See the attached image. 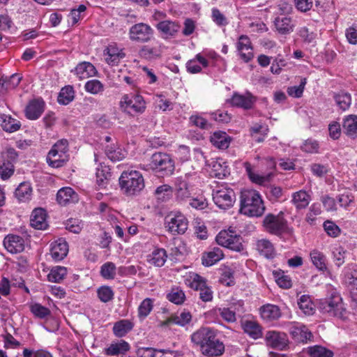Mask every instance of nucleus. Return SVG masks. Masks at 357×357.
I'll use <instances>...</instances> for the list:
<instances>
[{"label": "nucleus", "instance_id": "f257e3e1", "mask_svg": "<svg viewBox=\"0 0 357 357\" xmlns=\"http://www.w3.org/2000/svg\"><path fill=\"white\" fill-rule=\"evenodd\" d=\"M265 211V206L259 193L252 189H245L240 196L241 213L250 217L261 216Z\"/></svg>", "mask_w": 357, "mask_h": 357}, {"label": "nucleus", "instance_id": "f03ea898", "mask_svg": "<svg viewBox=\"0 0 357 357\" xmlns=\"http://www.w3.org/2000/svg\"><path fill=\"white\" fill-rule=\"evenodd\" d=\"M119 181L121 190L126 196L138 195L145 186L142 174L136 170L123 172Z\"/></svg>", "mask_w": 357, "mask_h": 357}, {"label": "nucleus", "instance_id": "7ed1b4c3", "mask_svg": "<svg viewBox=\"0 0 357 357\" xmlns=\"http://www.w3.org/2000/svg\"><path fill=\"white\" fill-rule=\"evenodd\" d=\"M121 110L129 115L135 116L144 112L146 102L139 93L124 94L119 102Z\"/></svg>", "mask_w": 357, "mask_h": 357}, {"label": "nucleus", "instance_id": "20e7f679", "mask_svg": "<svg viewBox=\"0 0 357 357\" xmlns=\"http://www.w3.org/2000/svg\"><path fill=\"white\" fill-rule=\"evenodd\" d=\"M68 142L66 139L57 141L47 156V162L54 168L61 167L68 160Z\"/></svg>", "mask_w": 357, "mask_h": 357}, {"label": "nucleus", "instance_id": "39448f33", "mask_svg": "<svg viewBox=\"0 0 357 357\" xmlns=\"http://www.w3.org/2000/svg\"><path fill=\"white\" fill-rule=\"evenodd\" d=\"M150 169L162 176L172 175L174 171V162L171 156L163 152L153 153L149 164Z\"/></svg>", "mask_w": 357, "mask_h": 357}, {"label": "nucleus", "instance_id": "423d86ee", "mask_svg": "<svg viewBox=\"0 0 357 357\" xmlns=\"http://www.w3.org/2000/svg\"><path fill=\"white\" fill-rule=\"evenodd\" d=\"M199 181L195 173L186 174L184 177H178L175 181V195L178 200L183 201L191 196L192 185Z\"/></svg>", "mask_w": 357, "mask_h": 357}, {"label": "nucleus", "instance_id": "0eeeda50", "mask_svg": "<svg viewBox=\"0 0 357 357\" xmlns=\"http://www.w3.org/2000/svg\"><path fill=\"white\" fill-rule=\"evenodd\" d=\"M263 226L267 232L278 236H280L288 230L287 221L284 218L282 212L277 215L267 214L263 220Z\"/></svg>", "mask_w": 357, "mask_h": 357}, {"label": "nucleus", "instance_id": "6e6552de", "mask_svg": "<svg viewBox=\"0 0 357 357\" xmlns=\"http://www.w3.org/2000/svg\"><path fill=\"white\" fill-rule=\"evenodd\" d=\"M320 310L328 313L331 316L342 318L344 316L345 309L343 306L342 299L337 292H333L328 297L319 303Z\"/></svg>", "mask_w": 357, "mask_h": 357}, {"label": "nucleus", "instance_id": "1a4fd4ad", "mask_svg": "<svg viewBox=\"0 0 357 357\" xmlns=\"http://www.w3.org/2000/svg\"><path fill=\"white\" fill-rule=\"evenodd\" d=\"M186 283L191 289L199 291V298L202 301L209 302L213 300V292L203 277L195 273H190L186 279Z\"/></svg>", "mask_w": 357, "mask_h": 357}, {"label": "nucleus", "instance_id": "9d476101", "mask_svg": "<svg viewBox=\"0 0 357 357\" xmlns=\"http://www.w3.org/2000/svg\"><path fill=\"white\" fill-rule=\"evenodd\" d=\"M213 199L220 208L226 210L233 206L236 195L233 189L227 185H220L213 190Z\"/></svg>", "mask_w": 357, "mask_h": 357}, {"label": "nucleus", "instance_id": "9b49d317", "mask_svg": "<svg viewBox=\"0 0 357 357\" xmlns=\"http://www.w3.org/2000/svg\"><path fill=\"white\" fill-rule=\"evenodd\" d=\"M215 241L218 245L236 252H241L243 250L242 238L231 230L220 231Z\"/></svg>", "mask_w": 357, "mask_h": 357}, {"label": "nucleus", "instance_id": "f8f14e48", "mask_svg": "<svg viewBox=\"0 0 357 357\" xmlns=\"http://www.w3.org/2000/svg\"><path fill=\"white\" fill-rule=\"evenodd\" d=\"M153 29L146 23H137L130 27L129 39L135 43H146L149 42L153 36Z\"/></svg>", "mask_w": 357, "mask_h": 357}, {"label": "nucleus", "instance_id": "ddd939ff", "mask_svg": "<svg viewBox=\"0 0 357 357\" xmlns=\"http://www.w3.org/2000/svg\"><path fill=\"white\" fill-rule=\"evenodd\" d=\"M166 227L172 234H183L188 229V221L180 212H172L165 218Z\"/></svg>", "mask_w": 357, "mask_h": 357}, {"label": "nucleus", "instance_id": "4468645a", "mask_svg": "<svg viewBox=\"0 0 357 357\" xmlns=\"http://www.w3.org/2000/svg\"><path fill=\"white\" fill-rule=\"evenodd\" d=\"M236 47L238 55L245 63H248L253 59V47L248 36H240L236 43Z\"/></svg>", "mask_w": 357, "mask_h": 357}, {"label": "nucleus", "instance_id": "2eb2a0df", "mask_svg": "<svg viewBox=\"0 0 357 357\" xmlns=\"http://www.w3.org/2000/svg\"><path fill=\"white\" fill-rule=\"evenodd\" d=\"M273 25L275 31L280 35H289L296 27V22L290 16L280 15L275 17Z\"/></svg>", "mask_w": 357, "mask_h": 357}, {"label": "nucleus", "instance_id": "dca6fc26", "mask_svg": "<svg viewBox=\"0 0 357 357\" xmlns=\"http://www.w3.org/2000/svg\"><path fill=\"white\" fill-rule=\"evenodd\" d=\"M287 327L289 333L296 342H305L312 337L311 332L303 324L291 322Z\"/></svg>", "mask_w": 357, "mask_h": 357}, {"label": "nucleus", "instance_id": "f3484780", "mask_svg": "<svg viewBox=\"0 0 357 357\" xmlns=\"http://www.w3.org/2000/svg\"><path fill=\"white\" fill-rule=\"evenodd\" d=\"M266 341L268 346L283 350L288 344V338L284 333L271 331H268L266 334Z\"/></svg>", "mask_w": 357, "mask_h": 357}, {"label": "nucleus", "instance_id": "a211bd4d", "mask_svg": "<svg viewBox=\"0 0 357 357\" xmlns=\"http://www.w3.org/2000/svg\"><path fill=\"white\" fill-rule=\"evenodd\" d=\"M3 243L6 250L11 254L20 253L25 248L24 238L16 234H8Z\"/></svg>", "mask_w": 357, "mask_h": 357}, {"label": "nucleus", "instance_id": "6ab92c4d", "mask_svg": "<svg viewBox=\"0 0 357 357\" xmlns=\"http://www.w3.org/2000/svg\"><path fill=\"white\" fill-rule=\"evenodd\" d=\"M163 47L164 45L160 42H156L152 45H143L139 51V54L142 59L155 60L160 57Z\"/></svg>", "mask_w": 357, "mask_h": 357}, {"label": "nucleus", "instance_id": "aec40b11", "mask_svg": "<svg viewBox=\"0 0 357 357\" xmlns=\"http://www.w3.org/2000/svg\"><path fill=\"white\" fill-rule=\"evenodd\" d=\"M255 249L261 256L268 259H273L277 255L274 245L266 238L257 240Z\"/></svg>", "mask_w": 357, "mask_h": 357}, {"label": "nucleus", "instance_id": "412c9836", "mask_svg": "<svg viewBox=\"0 0 357 357\" xmlns=\"http://www.w3.org/2000/svg\"><path fill=\"white\" fill-rule=\"evenodd\" d=\"M255 100L256 98L248 92L243 95L234 93L229 102L232 106L249 109L252 107Z\"/></svg>", "mask_w": 357, "mask_h": 357}, {"label": "nucleus", "instance_id": "4be33fe9", "mask_svg": "<svg viewBox=\"0 0 357 357\" xmlns=\"http://www.w3.org/2000/svg\"><path fill=\"white\" fill-rule=\"evenodd\" d=\"M215 333L210 328L202 327L191 335V341L197 345L202 346L206 344L211 339H213Z\"/></svg>", "mask_w": 357, "mask_h": 357}, {"label": "nucleus", "instance_id": "5701e85b", "mask_svg": "<svg viewBox=\"0 0 357 357\" xmlns=\"http://www.w3.org/2000/svg\"><path fill=\"white\" fill-rule=\"evenodd\" d=\"M225 351L224 344L216 338V335L206 344L202 346V352L207 356H219Z\"/></svg>", "mask_w": 357, "mask_h": 357}, {"label": "nucleus", "instance_id": "b1692460", "mask_svg": "<svg viewBox=\"0 0 357 357\" xmlns=\"http://www.w3.org/2000/svg\"><path fill=\"white\" fill-rule=\"evenodd\" d=\"M155 26L165 38L174 36L179 31L181 27L178 22L171 20L161 21Z\"/></svg>", "mask_w": 357, "mask_h": 357}, {"label": "nucleus", "instance_id": "393cba45", "mask_svg": "<svg viewBox=\"0 0 357 357\" xmlns=\"http://www.w3.org/2000/svg\"><path fill=\"white\" fill-rule=\"evenodd\" d=\"M68 252L67 242L59 238L51 244L50 255L54 261H61L66 257Z\"/></svg>", "mask_w": 357, "mask_h": 357}, {"label": "nucleus", "instance_id": "a878e982", "mask_svg": "<svg viewBox=\"0 0 357 357\" xmlns=\"http://www.w3.org/2000/svg\"><path fill=\"white\" fill-rule=\"evenodd\" d=\"M78 195L73 188L65 187L60 189L56 194V200L60 205L66 206L78 202Z\"/></svg>", "mask_w": 357, "mask_h": 357}, {"label": "nucleus", "instance_id": "bb28decb", "mask_svg": "<svg viewBox=\"0 0 357 357\" xmlns=\"http://www.w3.org/2000/svg\"><path fill=\"white\" fill-rule=\"evenodd\" d=\"M44 101L40 99L31 101L25 109L26 116L31 120L38 119L44 111Z\"/></svg>", "mask_w": 357, "mask_h": 357}, {"label": "nucleus", "instance_id": "cd10ccee", "mask_svg": "<svg viewBox=\"0 0 357 357\" xmlns=\"http://www.w3.org/2000/svg\"><path fill=\"white\" fill-rule=\"evenodd\" d=\"M310 257L311 262L318 271L330 273L327 266V257L323 252L314 249L310 251Z\"/></svg>", "mask_w": 357, "mask_h": 357}, {"label": "nucleus", "instance_id": "c85d7f7f", "mask_svg": "<svg viewBox=\"0 0 357 357\" xmlns=\"http://www.w3.org/2000/svg\"><path fill=\"white\" fill-rule=\"evenodd\" d=\"M47 214L43 208H36L31 215V225L36 229H45L47 227Z\"/></svg>", "mask_w": 357, "mask_h": 357}, {"label": "nucleus", "instance_id": "c756f323", "mask_svg": "<svg viewBox=\"0 0 357 357\" xmlns=\"http://www.w3.org/2000/svg\"><path fill=\"white\" fill-rule=\"evenodd\" d=\"M231 140V137L223 131H215L210 137L211 144L219 149H227Z\"/></svg>", "mask_w": 357, "mask_h": 357}, {"label": "nucleus", "instance_id": "7c9ffc66", "mask_svg": "<svg viewBox=\"0 0 357 357\" xmlns=\"http://www.w3.org/2000/svg\"><path fill=\"white\" fill-rule=\"evenodd\" d=\"M311 201V196L305 190H298L291 195V203L297 210L305 208Z\"/></svg>", "mask_w": 357, "mask_h": 357}, {"label": "nucleus", "instance_id": "2f4dec72", "mask_svg": "<svg viewBox=\"0 0 357 357\" xmlns=\"http://www.w3.org/2000/svg\"><path fill=\"white\" fill-rule=\"evenodd\" d=\"M260 314L264 320L271 321L277 320L281 317V311L278 305L266 304L260 307Z\"/></svg>", "mask_w": 357, "mask_h": 357}, {"label": "nucleus", "instance_id": "473e14b6", "mask_svg": "<svg viewBox=\"0 0 357 357\" xmlns=\"http://www.w3.org/2000/svg\"><path fill=\"white\" fill-rule=\"evenodd\" d=\"M244 167L251 181L259 185L266 184L271 181L273 176L272 173L259 174L255 172L252 170L251 164L248 162L244 163Z\"/></svg>", "mask_w": 357, "mask_h": 357}, {"label": "nucleus", "instance_id": "72a5a7b5", "mask_svg": "<svg viewBox=\"0 0 357 357\" xmlns=\"http://www.w3.org/2000/svg\"><path fill=\"white\" fill-rule=\"evenodd\" d=\"M241 326L243 331L248 334L250 337L257 340L262 337V328L257 321L245 320L242 321Z\"/></svg>", "mask_w": 357, "mask_h": 357}, {"label": "nucleus", "instance_id": "f704fd0d", "mask_svg": "<svg viewBox=\"0 0 357 357\" xmlns=\"http://www.w3.org/2000/svg\"><path fill=\"white\" fill-rule=\"evenodd\" d=\"M243 302L239 301L229 307H220L218 309L220 316L227 322L234 323L236 321V313L243 308Z\"/></svg>", "mask_w": 357, "mask_h": 357}, {"label": "nucleus", "instance_id": "c9c22d12", "mask_svg": "<svg viewBox=\"0 0 357 357\" xmlns=\"http://www.w3.org/2000/svg\"><path fill=\"white\" fill-rule=\"evenodd\" d=\"M124 55L115 44L109 45L105 51V61L112 66L117 64Z\"/></svg>", "mask_w": 357, "mask_h": 357}, {"label": "nucleus", "instance_id": "e433bc0d", "mask_svg": "<svg viewBox=\"0 0 357 357\" xmlns=\"http://www.w3.org/2000/svg\"><path fill=\"white\" fill-rule=\"evenodd\" d=\"M75 72L79 79H85L90 77H93L97 73L94 66L92 63L86 61L79 63L76 66Z\"/></svg>", "mask_w": 357, "mask_h": 357}, {"label": "nucleus", "instance_id": "4c0bfd02", "mask_svg": "<svg viewBox=\"0 0 357 357\" xmlns=\"http://www.w3.org/2000/svg\"><path fill=\"white\" fill-rule=\"evenodd\" d=\"M199 63L203 67L206 68L208 66V61L201 54L195 55V58L189 60L186 63L187 71L192 74L199 73L202 71V67L197 63Z\"/></svg>", "mask_w": 357, "mask_h": 357}, {"label": "nucleus", "instance_id": "58836bf2", "mask_svg": "<svg viewBox=\"0 0 357 357\" xmlns=\"http://www.w3.org/2000/svg\"><path fill=\"white\" fill-rule=\"evenodd\" d=\"M167 258L166 250L163 248H156L147 256V261L149 264L157 266H162Z\"/></svg>", "mask_w": 357, "mask_h": 357}, {"label": "nucleus", "instance_id": "ea45409f", "mask_svg": "<svg viewBox=\"0 0 357 357\" xmlns=\"http://www.w3.org/2000/svg\"><path fill=\"white\" fill-rule=\"evenodd\" d=\"M224 257L222 250L219 248H213L212 250L206 252L202 257V264L206 266H211Z\"/></svg>", "mask_w": 357, "mask_h": 357}, {"label": "nucleus", "instance_id": "a19ab883", "mask_svg": "<svg viewBox=\"0 0 357 357\" xmlns=\"http://www.w3.org/2000/svg\"><path fill=\"white\" fill-rule=\"evenodd\" d=\"M22 80V77L18 74H13L9 77H2L0 79V92L5 93L8 90L16 88Z\"/></svg>", "mask_w": 357, "mask_h": 357}, {"label": "nucleus", "instance_id": "79ce46f5", "mask_svg": "<svg viewBox=\"0 0 357 357\" xmlns=\"http://www.w3.org/2000/svg\"><path fill=\"white\" fill-rule=\"evenodd\" d=\"M32 188L29 182H22L15 191V196L19 202H26L31 199Z\"/></svg>", "mask_w": 357, "mask_h": 357}, {"label": "nucleus", "instance_id": "37998d69", "mask_svg": "<svg viewBox=\"0 0 357 357\" xmlns=\"http://www.w3.org/2000/svg\"><path fill=\"white\" fill-rule=\"evenodd\" d=\"M130 349L129 344L125 340L112 343L107 348L105 349L104 353L107 356H117L123 354Z\"/></svg>", "mask_w": 357, "mask_h": 357}, {"label": "nucleus", "instance_id": "c03bdc74", "mask_svg": "<svg viewBox=\"0 0 357 357\" xmlns=\"http://www.w3.org/2000/svg\"><path fill=\"white\" fill-rule=\"evenodd\" d=\"M96 183L100 188H105L111 176L110 169L108 166L100 164L96 169Z\"/></svg>", "mask_w": 357, "mask_h": 357}, {"label": "nucleus", "instance_id": "a18cd8bd", "mask_svg": "<svg viewBox=\"0 0 357 357\" xmlns=\"http://www.w3.org/2000/svg\"><path fill=\"white\" fill-rule=\"evenodd\" d=\"M342 126L347 135L352 138L357 137V116L350 115L346 117Z\"/></svg>", "mask_w": 357, "mask_h": 357}, {"label": "nucleus", "instance_id": "49530a36", "mask_svg": "<svg viewBox=\"0 0 357 357\" xmlns=\"http://www.w3.org/2000/svg\"><path fill=\"white\" fill-rule=\"evenodd\" d=\"M1 126L3 130L8 132H13L20 128L21 124L19 121L12 118L10 115L1 114Z\"/></svg>", "mask_w": 357, "mask_h": 357}, {"label": "nucleus", "instance_id": "de8ad7c7", "mask_svg": "<svg viewBox=\"0 0 357 357\" xmlns=\"http://www.w3.org/2000/svg\"><path fill=\"white\" fill-rule=\"evenodd\" d=\"M133 324L128 319H122L116 322L113 326L114 334L119 337L125 336L132 329Z\"/></svg>", "mask_w": 357, "mask_h": 357}, {"label": "nucleus", "instance_id": "09e8293b", "mask_svg": "<svg viewBox=\"0 0 357 357\" xmlns=\"http://www.w3.org/2000/svg\"><path fill=\"white\" fill-rule=\"evenodd\" d=\"M67 275V268L64 266L53 267L47 275V280L51 282H61Z\"/></svg>", "mask_w": 357, "mask_h": 357}, {"label": "nucleus", "instance_id": "8fccbe9b", "mask_svg": "<svg viewBox=\"0 0 357 357\" xmlns=\"http://www.w3.org/2000/svg\"><path fill=\"white\" fill-rule=\"evenodd\" d=\"M167 298L174 304L181 305L185 301V295L183 291L179 287H174L172 288L167 294Z\"/></svg>", "mask_w": 357, "mask_h": 357}, {"label": "nucleus", "instance_id": "3c124183", "mask_svg": "<svg viewBox=\"0 0 357 357\" xmlns=\"http://www.w3.org/2000/svg\"><path fill=\"white\" fill-rule=\"evenodd\" d=\"M192 314L190 312L183 311L179 314L172 316L169 322L181 326H185L190 322Z\"/></svg>", "mask_w": 357, "mask_h": 357}, {"label": "nucleus", "instance_id": "603ef678", "mask_svg": "<svg viewBox=\"0 0 357 357\" xmlns=\"http://www.w3.org/2000/svg\"><path fill=\"white\" fill-rule=\"evenodd\" d=\"M307 353L311 357H333V352L320 345L310 347Z\"/></svg>", "mask_w": 357, "mask_h": 357}, {"label": "nucleus", "instance_id": "864d4df0", "mask_svg": "<svg viewBox=\"0 0 357 357\" xmlns=\"http://www.w3.org/2000/svg\"><path fill=\"white\" fill-rule=\"evenodd\" d=\"M74 98V90L71 86H66L61 89L59 96L58 102L61 105L69 104Z\"/></svg>", "mask_w": 357, "mask_h": 357}, {"label": "nucleus", "instance_id": "5fc2aeb1", "mask_svg": "<svg viewBox=\"0 0 357 357\" xmlns=\"http://www.w3.org/2000/svg\"><path fill=\"white\" fill-rule=\"evenodd\" d=\"M336 104L342 111H345L351 105V97L348 93L340 92L334 96Z\"/></svg>", "mask_w": 357, "mask_h": 357}, {"label": "nucleus", "instance_id": "6e6d98bb", "mask_svg": "<svg viewBox=\"0 0 357 357\" xmlns=\"http://www.w3.org/2000/svg\"><path fill=\"white\" fill-rule=\"evenodd\" d=\"M299 308L305 314H312L314 312V305L307 295H303L300 297L298 301Z\"/></svg>", "mask_w": 357, "mask_h": 357}, {"label": "nucleus", "instance_id": "4d7b16f0", "mask_svg": "<svg viewBox=\"0 0 357 357\" xmlns=\"http://www.w3.org/2000/svg\"><path fill=\"white\" fill-rule=\"evenodd\" d=\"M211 174L213 176L218 178H222L229 174L228 167L220 161H215L213 163Z\"/></svg>", "mask_w": 357, "mask_h": 357}, {"label": "nucleus", "instance_id": "13d9d810", "mask_svg": "<svg viewBox=\"0 0 357 357\" xmlns=\"http://www.w3.org/2000/svg\"><path fill=\"white\" fill-rule=\"evenodd\" d=\"M15 172L14 165L10 161L3 160L0 164V177L2 180H8L13 175Z\"/></svg>", "mask_w": 357, "mask_h": 357}, {"label": "nucleus", "instance_id": "bf43d9fd", "mask_svg": "<svg viewBox=\"0 0 357 357\" xmlns=\"http://www.w3.org/2000/svg\"><path fill=\"white\" fill-rule=\"evenodd\" d=\"M116 269V266L113 262H106L100 268V275L105 279L112 280L115 277Z\"/></svg>", "mask_w": 357, "mask_h": 357}, {"label": "nucleus", "instance_id": "052dcab7", "mask_svg": "<svg viewBox=\"0 0 357 357\" xmlns=\"http://www.w3.org/2000/svg\"><path fill=\"white\" fill-rule=\"evenodd\" d=\"M153 307V301L149 298H145L138 307V316L140 319H144L151 312Z\"/></svg>", "mask_w": 357, "mask_h": 357}, {"label": "nucleus", "instance_id": "680f3d73", "mask_svg": "<svg viewBox=\"0 0 357 357\" xmlns=\"http://www.w3.org/2000/svg\"><path fill=\"white\" fill-rule=\"evenodd\" d=\"M321 209L320 204L318 203L312 204L310 207L309 211L306 214L305 221L311 225H314L316 217L321 214Z\"/></svg>", "mask_w": 357, "mask_h": 357}, {"label": "nucleus", "instance_id": "e2e57ef3", "mask_svg": "<svg viewBox=\"0 0 357 357\" xmlns=\"http://www.w3.org/2000/svg\"><path fill=\"white\" fill-rule=\"evenodd\" d=\"M105 154L112 161H119L125 158V153L121 149L107 146L105 148Z\"/></svg>", "mask_w": 357, "mask_h": 357}, {"label": "nucleus", "instance_id": "0e129e2a", "mask_svg": "<svg viewBox=\"0 0 357 357\" xmlns=\"http://www.w3.org/2000/svg\"><path fill=\"white\" fill-rule=\"evenodd\" d=\"M85 90L92 94L99 93L104 90L103 84L98 79H91L85 84Z\"/></svg>", "mask_w": 357, "mask_h": 357}, {"label": "nucleus", "instance_id": "69168bd1", "mask_svg": "<svg viewBox=\"0 0 357 357\" xmlns=\"http://www.w3.org/2000/svg\"><path fill=\"white\" fill-rule=\"evenodd\" d=\"M30 310L34 316L40 319L45 318L51 313L50 310L47 307L39 303H34L31 305L30 306Z\"/></svg>", "mask_w": 357, "mask_h": 357}, {"label": "nucleus", "instance_id": "338daca9", "mask_svg": "<svg viewBox=\"0 0 357 357\" xmlns=\"http://www.w3.org/2000/svg\"><path fill=\"white\" fill-rule=\"evenodd\" d=\"M99 299L103 303H107L113 299L114 292L109 287H101L97 291Z\"/></svg>", "mask_w": 357, "mask_h": 357}, {"label": "nucleus", "instance_id": "774afa93", "mask_svg": "<svg viewBox=\"0 0 357 357\" xmlns=\"http://www.w3.org/2000/svg\"><path fill=\"white\" fill-rule=\"evenodd\" d=\"M346 250L342 248H335L332 253L333 261L337 267H340L344 263Z\"/></svg>", "mask_w": 357, "mask_h": 357}]
</instances>
